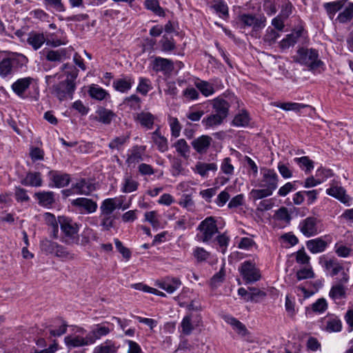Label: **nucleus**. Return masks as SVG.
Returning <instances> with one entry per match:
<instances>
[{
  "label": "nucleus",
  "instance_id": "f257e3e1",
  "mask_svg": "<svg viewBox=\"0 0 353 353\" xmlns=\"http://www.w3.org/2000/svg\"><path fill=\"white\" fill-rule=\"evenodd\" d=\"M62 70L66 79L57 84L52 85V94L59 101L72 99L76 90V79L78 76V70L72 65L65 63L62 66Z\"/></svg>",
  "mask_w": 353,
  "mask_h": 353
},
{
  "label": "nucleus",
  "instance_id": "f03ea898",
  "mask_svg": "<svg viewBox=\"0 0 353 353\" xmlns=\"http://www.w3.org/2000/svg\"><path fill=\"white\" fill-rule=\"evenodd\" d=\"M261 178L259 180L260 189H253L250 192L254 200L270 196L278 187L279 176L273 169L263 168Z\"/></svg>",
  "mask_w": 353,
  "mask_h": 353
},
{
  "label": "nucleus",
  "instance_id": "7ed1b4c3",
  "mask_svg": "<svg viewBox=\"0 0 353 353\" xmlns=\"http://www.w3.org/2000/svg\"><path fill=\"white\" fill-rule=\"evenodd\" d=\"M199 232L196 238L199 242L210 244L214 242V237L219 234L216 221L213 216H208L203 220L196 229Z\"/></svg>",
  "mask_w": 353,
  "mask_h": 353
},
{
  "label": "nucleus",
  "instance_id": "20e7f679",
  "mask_svg": "<svg viewBox=\"0 0 353 353\" xmlns=\"http://www.w3.org/2000/svg\"><path fill=\"white\" fill-rule=\"evenodd\" d=\"M296 61L302 65H307L310 70H316L324 65L323 62L319 59L318 50L314 48L299 49Z\"/></svg>",
  "mask_w": 353,
  "mask_h": 353
},
{
  "label": "nucleus",
  "instance_id": "39448f33",
  "mask_svg": "<svg viewBox=\"0 0 353 353\" xmlns=\"http://www.w3.org/2000/svg\"><path fill=\"white\" fill-rule=\"evenodd\" d=\"M59 223L61 230L65 238V241L68 243H77L79 240L78 233L80 225L67 216H59Z\"/></svg>",
  "mask_w": 353,
  "mask_h": 353
},
{
  "label": "nucleus",
  "instance_id": "423d86ee",
  "mask_svg": "<svg viewBox=\"0 0 353 353\" xmlns=\"http://www.w3.org/2000/svg\"><path fill=\"white\" fill-rule=\"evenodd\" d=\"M319 264L327 276L334 277L339 274V278H341V274L343 272L348 274V270H345L342 263L335 257H330L323 254L319 257Z\"/></svg>",
  "mask_w": 353,
  "mask_h": 353
},
{
  "label": "nucleus",
  "instance_id": "0eeeda50",
  "mask_svg": "<svg viewBox=\"0 0 353 353\" xmlns=\"http://www.w3.org/2000/svg\"><path fill=\"white\" fill-rule=\"evenodd\" d=\"M74 333L64 338V343L69 349L91 345L87 331L82 327L76 326Z\"/></svg>",
  "mask_w": 353,
  "mask_h": 353
},
{
  "label": "nucleus",
  "instance_id": "6e6552de",
  "mask_svg": "<svg viewBox=\"0 0 353 353\" xmlns=\"http://www.w3.org/2000/svg\"><path fill=\"white\" fill-rule=\"evenodd\" d=\"M299 229L307 238L316 236L323 230L321 220L315 216H308L303 219L299 223Z\"/></svg>",
  "mask_w": 353,
  "mask_h": 353
},
{
  "label": "nucleus",
  "instance_id": "1a4fd4ad",
  "mask_svg": "<svg viewBox=\"0 0 353 353\" xmlns=\"http://www.w3.org/2000/svg\"><path fill=\"white\" fill-rule=\"evenodd\" d=\"M350 279L349 274L343 272L341 278H336V283L333 284L329 292V297L335 303H339L340 301L346 299L347 288L345 285Z\"/></svg>",
  "mask_w": 353,
  "mask_h": 353
},
{
  "label": "nucleus",
  "instance_id": "9d476101",
  "mask_svg": "<svg viewBox=\"0 0 353 353\" xmlns=\"http://www.w3.org/2000/svg\"><path fill=\"white\" fill-rule=\"evenodd\" d=\"M40 248L42 252L46 255H54L61 259L71 258L70 254L63 246L48 239L41 241Z\"/></svg>",
  "mask_w": 353,
  "mask_h": 353
},
{
  "label": "nucleus",
  "instance_id": "9b49d317",
  "mask_svg": "<svg viewBox=\"0 0 353 353\" xmlns=\"http://www.w3.org/2000/svg\"><path fill=\"white\" fill-rule=\"evenodd\" d=\"M34 81V79L30 77L20 78L14 81L11 88L13 92L21 99L30 98V88Z\"/></svg>",
  "mask_w": 353,
  "mask_h": 353
},
{
  "label": "nucleus",
  "instance_id": "f8f14e48",
  "mask_svg": "<svg viewBox=\"0 0 353 353\" xmlns=\"http://www.w3.org/2000/svg\"><path fill=\"white\" fill-rule=\"evenodd\" d=\"M196 88L205 97L212 96L218 90L223 88L221 80L219 79H212L210 81L204 80H199L194 83Z\"/></svg>",
  "mask_w": 353,
  "mask_h": 353
},
{
  "label": "nucleus",
  "instance_id": "ddd939ff",
  "mask_svg": "<svg viewBox=\"0 0 353 353\" xmlns=\"http://www.w3.org/2000/svg\"><path fill=\"white\" fill-rule=\"evenodd\" d=\"M241 274L245 283H254L261 279L260 270L250 261H244L239 268Z\"/></svg>",
  "mask_w": 353,
  "mask_h": 353
},
{
  "label": "nucleus",
  "instance_id": "4468645a",
  "mask_svg": "<svg viewBox=\"0 0 353 353\" xmlns=\"http://www.w3.org/2000/svg\"><path fill=\"white\" fill-rule=\"evenodd\" d=\"M112 330V324L108 322H104L92 325L90 331L87 332L90 343L91 345L94 344L97 340L108 335Z\"/></svg>",
  "mask_w": 353,
  "mask_h": 353
},
{
  "label": "nucleus",
  "instance_id": "2eb2a0df",
  "mask_svg": "<svg viewBox=\"0 0 353 353\" xmlns=\"http://www.w3.org/2000/svg\"><path fill=\"white\" fill-rule=\"evenodd\" d=\"M220 170L219 174H223L225 176H218L215 181L217 183L224 185L230 180L234 174V167L230 157H225L222 160Z\"/></svg>",
  "mask_w": 353,
  "mask_h": 353
},
{
  "label": "nucleus",
  "instance_id": "dca6fc26",
  "mask_svg": "<svg viewBox=\"0 0 353 353\" xmlns=\"http://www.w3.org/2000/svg\"><path fill=\"white\" fill-rule=\"evenodd\" d=\"M151 68L155 72H161L164 75L170 74L174 70V63L172 60L155 57L150 63Z\"/></svg>",
  "mask_w": 353,
  "mask_h": 353
},
{
  "label": "nucleus",
  "instance_id": "f3484780",
  "mask_svg": "<svg viewBox=\"0 0 353 353\" xmlns=\"http://www.w3.org/2000/svg\"><path fill=\"white\" fill-rule=\"evenodd\" d=\"M239 21L244 27L252 28L256 31L265 26L266 19L263 16L256 17L251 14H243L239 16Z\"/></svg>",
  "mask_w": 353,
  "mask_h": 353
},
{
  "label": "nucleus",
  "instance_id": "a211bd4d",
  "mask_svg": "<svg viewBox=\"0 0 353 353\" xmlns=\"http://www.w3.org/2000/svg\"><path fill=\"white\" fill-rule=\"evenodd\" d=\"M330 185V187L326 190V194L347 205H350L351 198L346 194L345 190L334 181H332Z\"/></svg>",
  "mask_w": 353,
  "mask_h": 353
},
{
  "label": "nucleus",
  "instance_id": "6ab92c4d",
  "mask_svg": "<svg viewBox=\"0 0 353 353\" xmlns=\"http://www.w3.org/2000/svg\"><path fill=\"white\" fill-rule=\"evenodd\" d=\"M72 206L75 207L81 214L94 213L97 210V203L93 200L84 197H79L71 201Z\"/></svg>",
  "mask_w": 353,
  "mask_h": 353
},
{
  "label": "nucleus",
  "instance_id": "aec40b11",
  "mask_svg": "<svg viewBox=\"0 0 353 353\" xmlns=\"http://www.w3.org/2000/svg\"><path fill=\"white\" fill-rule=\"evenodd\" d=\"M48 176L50 181L52 183V185L50 184V186L57 188L67 186L71 181L70 175L69 174L58 170L49 171Z\"/></svg>",
  "mask_w": 353,
  "mask_h": 353
},
{
  "label": "nucleus",
  "instance_id": "412c9836",
  "mask_svg": "<svg viewBox=\"0 0 353 353\" xmlns=\"http://www.w3.org/2000/svg\"><path fill=\"white\" fill-rule=\"evenodd\" d=\"M213 139L209 135H201L191 142L192 148L199 154H206L212 143Z\"/></svg>",
  "mask_w": 353,
  "mask_h": 353
},
{
  "label": "nucleus",
  "instance_id": "4be33fe9",
  "mask_svg": "<svg viewBox=\"0 0 353 353\" xmlns=\"http://www.w3.org/2000/svg\"><path fill=\"white\" fill-rule=\"evenodd\" d=\"M230 105L225 99L216 97L212 100L213 113L225 120L229 114Z\"/></svg>",
  "mask_w": 353,
  "mask_h": 353
},
{
  "label": "nucleus",
  "instance_id": "5701e85b",
  "mask_svg": "<svg viewBox=\"0 0 353 353\" xmlns=\"http://www.w3.org/2000/svg\"><path fill=\"white\" fill-rule=\"evenodd\" d=\"M145 152V146L134 145L129 151L126 159L128 165L137 164L143 161V155Z\"/></svg>",
  "mask_w": 353,
  "mask_h": 353
},
{
  "label": "nucleus",
  "instance_id": "b1692460",
  "mask_svg": "<svg viewBox=\"0 0 353 353\" xmlns=\"http://www.w3.org/2000/svg\"><path fill=\"white\" fill-rule=\"evenodd\" d=\"M134 83V79L131 75H124L115 79L112 83L114 89L121 93L128 92Z\"/></svg>",
  "mask_w": 353,
  "mask_h": 353
},
{
  "label": "nucleus",
  "instance_id": "393cba45",
  "mask_svg": "<svg viewBox=\"0 0 353 353\" xmlns=\"http://www.w3.org/2000/svg\"><path fill=\"white\" fill-rule=\"evenodd\" d=\"M34 197L38 204L46 208H50L55 202V194L52 191H40L35 192Z\"/></svg>",
  "mask_w": 353,
  "mask_h": 353
},
{
  "label": "nucleus",
  "instance_id": "a878e982",
  "mask_svg": "<svg viewBox=\"0 0 353 353\" xmlns=\"http://www.w3.org/2000/svg\"><path fill=\"white\" fill-rule=\"evenodd\" d=\"M181 285V280L176 277L167 276L163 280L157 282V285L159 288L166 291L169 294L173 293Z\"/></svg>",
  "mask_w": 353,
  "mask_h": 353
},
{
  "label": "nucleus",
  "instance_id": "bb28decb",
  "mask_svg": "<svg viewBox=\"0 0 353 353\" xmlns=\"http://www.w3.org/2000/svg\"><path fill=\"white\" fill-rule=\"evenodd\" d=\"M325 329L328 332H338L342 330V322L335 314L327 315L323 321Z\"/></svg>",
  "mask_w": 353,
  "mask_h": 353
},
{
  "label": "nucleus",
  "instance_id": "cd10ccee",
  "mask_svg": "<svg viewBox=\"0 0 353 353\" xmlns=\"http://www.w3.org/2000/svg\"><path fill=\"white\" fill-rule=\"evenodd\" d=\"M72 189L75 190V194L88 196L95 190V185L85 179H81L72 184Z\"/></svg>",
  "mask_w": 353,
  "mask_h": 353
},
{
  "label": "nucleus",
  "instance_id": "c85d7f7f",
  "mask_svg": "<svg viewBox=\"0 0 353 353\" xmlns=\"http://www.w3.org/2000/svg\"><path fill=\"white\" fill-rule=\"evenodd\" d=\"M218 170V166L216 163H205L201 161L196 162L193 171L194 173L198 174L203 178L208 176L209 172H216Z\"/></svg>",
  "mask_w": 353,
  "mask_h": 353
},
{
  "label": "nucleus",
  "instance_id": "c756f323",
  "mask_svg": "<svg viewBox=\"0 0 353 353\" xmlns=\"http://www.w3.org/2000/svg\"><path fill=\"white\" fill-rule=\"evenodd\" d=\"M134 120L139 122L141 127L151 130L154 123L155 117L150 112L142 111L136 114Z\"/></svg>",
  "mask_w": 353,
  "mask_h": 353
},
{
  "label": "nucleus",
  "instance_id": "7c9ffc66",
  "mask_svg": "<svg viewBox=\"0 0 353 353\" xmlns=\"http://www.w3.org/2000/svg\"><path fill=\"white\" fill-rule=\"evenodd\" d=\"M21 183L25 186L41 187L43 185L41 174L39 172H29L21 179Z\"/></svg>",
  "mask_w": 353,
  "mask_h": 353
},
{
  "label": "nucleus",
  "instance_id": "2f4dec72",
  "mask_svg": "<svg viewBox=\"0 0 353 353\" xmlns=\"http://www.w3.org/2000/svg\"><path fill=\"white\" fill-rule=\"evenodd\" d=\"M306 247L312 254H317L324 252L327 247V243L321 238H316L309 240L306 242Z\"/></svg>",
  "mask_w": 353,
  "mask_h": 353
},
{
  "label": "nucleus",
  "instance_id": "473e14b6",
  "mask_svg": "<svg viewBox=\"0 0 353 353\" xmlns=\"http://www.w3.org/2000/svg\"><path fill=\"white\" fill-rule=\"evenodd\" d=\"M45 41L46 38L43 33L32 31L28 35L27 43L32 46L34 50L39 49Z\"/></svg>",
  "mask_w": 353,
  "mask_h": 353
},
{
  "label": "nucleus",
  "instance_id": "72a5a7b5",
  "mask_svg": "<svg viewBox=\"0 0 353 353\" xmlns=\"http://www.w3.org/2000/svg\"><path fill=\"white\" fill-rule=\"evenodd\" d=\"M152 139L161 152H165L168 150V140L161 134L159 128L152 133Z\"/></svg>",
  "mask_w": 353,
  "mask_h": 353
},
{
  "label": "nucleus",
  "instance_id": "f704fd0d",
  "mask_svg": "<svg viewBox=\"0 0 353 353\" xmlns=\"http://www.w3.org/2000/svg\"><path fill=\"white\" fill-rule=\"evenodd\" d=\"M224 121V119L212 112L205 117L202 119L201 123L205 130H210L221 125Z\"/></svg>",
  "mask_w": 353,
  "mask_h": 353
},
{
  "label": "nucleus",
  "instance_id": "c9c22d12",
  "mask_svg": "<svg viewBox=\"0 0 353 353\" xmlns=\"http://www.w3.org/2000/svg\"><path fill=\"white\" fill-rule=\"evenodd\" d=\"M97 120L105 125L111 123L112 119L116 117V114L110 110L106 109L103 107H99L97 111Z\"/></svg>",
  "mask_w": 353,
  "mask_h": 353
},
{
  "label": "nucleus",
  "instance_id": "e433bc0d",
  "mask_svg": "<svg viewBox=\"0 0 353 353\" xmlns=\"http://www.w3.org/2000/svg\"><path fill=\"white\" fill-rule=\"evenodd\" d=\"M15 61L10 58H5L0 61V76L7 77L13 73V68Z\"/></svg>",
  "mask_w": 353,
  "mask_h": 353
},
{
  "label": "nucleus",
  "instance_id": "4c0bfd02",
  "mask_svg": "<svg viewBox=\"0 0 353 353\" xmlns=\"http://www.w3.org/2000/svg\"><path fill=\"white\" fill-rule=\"evenodd\" d=\"M345 0H338L332 2L325 3L323 5L327 15L332 19L335 14L339 11L345 5Z\"/></svg>",
  "mask_w": 353,
  "mask_h": 353
},
{
  "label": "nucleus",
  "instance_id": "58836bf2",
  "mask_svg": "<svg viewBox=\"0 0 353 353\" xmlns=\"http://www.w3.org/2000/svg\"><path fill=\"white\" fill-rule=\"evenodd\" d=\"M118 347L114 341L106 340L105 342L94 347L93 353H116Z\"/></svg>",
  "mask_w": 353,
  "mask_h": 353
},
{
  "label": "nucleus",
  "instance_id": "ea45409f",
  "mask_svg": "<svg viewBox=\"0 0 353 353\" xmlns=\"http://www.w3.org/2000/svg\"><path fill=\"white\" fill-rule=\"evenodd\" d=\"M176 152L183 158L187 159L190 153V148L184 139H178L172 145Z\"/></svg>",
  "mask_w": 353,
  "mask_h": 353
},
{
  "label": "nucleus",
  "instance_id": "a19ab883",
  "mask_svg": "<svg viewBox=\"0 0 353 353\" xmlns=\"http://www.w3.org/2000/svg\"><path fill=\"white\" fill-rule=\"evenodd\" d=\"M88 94L91 98L98 101H102L107 97H110V94L105 90L94 84L90 87Z\"/></svg>",
  "mask_w": 353,
  "mask_h": 353
},
{
  "label": "nucleus",
  "instance_id": "79ce46f5",
  "mask_svg": "<svg viewBox=\"0 0 353 353\" xmlns=\"http://www.w3.org/2000/svg\"><path fill=\"white\" fill-rule=\"evenodd\" d=\"M139 183L131 176H125L121 185V190L123 193H130L138 189Z\"/></svg>",
  "mask_w": 353,
  "mask_h": 353
},
{
  "label": "nucleus",
  "instance_id": "37998d69",
  "mask_svg": "<svg viewBox=\"0 0 353 353\" xmlns=\"http://www.w3.org/2000/svg\"><path fill=\"white\" fill-rule=\"evenodd\" d=\"M161 50L165 53H170L176 49V42L172 37L163 35L159 41Z\"/></svg>",
  "mask_w": 353,
  "mask_h": 353
},
{
  "label": "nucleus",
  "instance_id": "c03bdc74",
  "mask_svg": "<svg viewBox=\"0 0 353 353\" xmlns=\"http://www.w3.org/2000/svg\"><path fill=\"white\" fill-rule=\"evenodd\" d=\"M210 7L220 17L226 19L229 17L228 6L224 1H216Z\"/></svg>",
  "mask_w": 353,
  "mask_h": 353
},
{
  "label": "nucleus",
  "instance_id": "a18cd8bd",
  "mask_svg": "<svg viewBox=\"0 0 353 353\" xmlns=\"http://www.w3.org/2000/svg\"><path fill=\"white\" fill-rule=\"evenodd\" d=\"M119 207L116 203V198H109L103 201L100 206V211L101 214L110 215Z\"/></svg>",
  "mask_w": 353,
  "mask_h": 353
},
{
  "label": "nucleus",
  "instance_id": "49530a36",
  "mask_svg": "<svg viewBox=\"0 0 353 353\" xmlns=\"http://www.w3.org/2000/svg\"><path fill=\"white\" fill-rule=\"evenodd\" d=\"M294 161L299 165L300 168L305 173L310 172L314 169V162L308 157L304 156L294 159Z\"/></svg>",
  "mask_w": 353,
  "mask_h": 353
},
{
  "label": "nucleus",
  "instance_id": "de8ad7c7",
  "mask_svg": "<svg viewBox=\"0 0 353 353\" xmlns=\"http://www.w3.org/2000/svg\"><path fill=\"white\" fill-rule=\"evenodd\" d=\"M55 326L58 327V328L52 327V326H50L49 328L50 337L61 336L66 332L68 324L65 321L58 319Z\"/></svg>",
  "mask_w": 353,
  "mask_h": 353
},
{
  "label": "nucleus",
  "instance_id": "09e8293b",
  "mask_svg": "<svg viewBox=\"0 0 353 353\" xmlns=\"http://www.w3.org/2000/svg\"><path fill=\"white\" fill-rule=\"evenodd\" d=\"M334 250L336 255L341 258H347L353 255V250L342 242H338L334 245Z\"/></svg>",
  "mask_w": 353,
  "mask_h": 353
},
{
  "label": "nucleus",
  "instance_id": "8fccbe9b",
  "mask_svg": "<svg viewBox=\"0 0 353 353\" xmlns=\"http://www.w3.org/2000/svg\"><path fill=\"white\" fill-rule=\"evenodd\" d=\"M250 116L247 111L242 110L235 115L232 124L236 127H245L249 124Z\"/></svg>",
  "mask_w": 353,
  "mask_h": 353
},
{
  "label": "nucleus",
  "instance_id": "3c124183",
  "mask_svg": "<svg viewBox=\"0 0 353 353\" xmlns=\"http://www.w3.org/2000/svg\"><path fill=\"white\" fill-rule=\"evenodd\" d=\"M353 19V3L345 8V9L340 12L336 18V20L341 23H345L351 21Z\"/></svg>",
  "mask_w": 353,
  "mask_h": 353
},
{
  "label": "nucleus",
  "instance_id": "603ef678",
  "mask_svg": "<svg viewBox=\"0 0 353 353\" xmlns=\"http://www.w3.org/2000/svg\"><path fill=\"white\" fill-rule=\"evenodd\" d=\"M215 241L217 242V244L219 246V250L223 254H224L226 252L227 248L229 245V242H230L229 236L226 234L225 232H223L221 234L219 232V234H217L214 237V242H215Z\"/></svg>",
  "mask_w": 353,
  "mask_h": 353
},
{
  "label": "nucleus",
  "instance_id": "864d4df0",
  "mask_svg": "<svg viewBox=\"0 0 353 353\" xmlns=\"http://www.w3.org/2000/svg\"><path fill=\"white\" fill-rule=\"evenodd\" d=\"M277 108H279L285 111H295L299 112L301 109L307 107V105L294 103V102H286V103H279L276 105Z\"/></svg>",
  "mask_w": 353,
  "mask_h": 353
},
{
  "label": "nucleus",
  "instance_id": "5fc2aeb1",
  "mask_svg": "<svg viewBox=\"0 0 353 353\" xmlns=\"http://www.w3.org/2000/svg\"><path fill=\"white\" fill-rule=\"evenodd\" d=\"M152 88V83L149 79L145 77H139V84L137 88V91L138 92L145 96Z\"/></svg>",
  "mask_w": 353,
  "mask_h": 353
},
{
  "label": "nucleus",
  "instance_id": "6e6d98bb",
  "mask_svg": "<svg viewBox=\"0 0 353 353\" xmlns=\"http://www.w3.org/2000/svg\"><path fill=\"white\" fill-rule=\"evenodd\" d=\"M181 332L186 336L190 335L194 329L192 323V316L187 315L184 316L181 322Z\"/></svg>",
  "mask_w": 353,
  "mask_h": 353
},
{
  "label": "nucleus",
  "instance_id": "4d7b16f0",
  "mask_svg": "<svg viewBox=\"0 0 353 353\" xmlns=\"http://www.w3.org/2000/svg\"><path fill=\"white\" fill-rule=\"evenodd\" d=\"M192 255L198 263H201L205 261L210 254L202 247H195L192 250Z\"/></svg>",
  "mask_w": 353,
  "mask_h": 353
},
{
  "label": "nucleus",
  "instance_id": "13d9d810",
  "mask_svg": "<svg viewBox=\"0 0 353 353\" xmlns=\"http://www.w3.org/2000/svg\"><path fill=\"white\" fill-rule=\"evenodd\" d=\"M66 55L65 49L50 50L46 54V59L50 61H61Z\"/></svg>",
  "mask_w": 353,
  "mask_h": 353
},
{
  "label": "nucleus",
  "instance_id": "bf43d9fd",
  "mask_svg": "<svg viewBox=\"0 0 353 353\" xmlns=\"http://www.w3.org/2000/svg\"><path fill=\"white\" fill-rule=\"evenodd\" d=\"M145 6L148 10L152 11L157 15H164V11L159 6V3L157 0H146L145 1Z\"/></svg>",
  "mask_w": 353,
  "mask_h": 353
},
{
  "label": "nucleus",
  "instance_id": "052dcab7",
  "mask_svg": "<svg viewBox=\"0 0 353 353\" xmlns=\"http://www.w3.org/2000/svg\"><path fill=\"white\" fill-rule=\"evenodd\" d=\"M225 321L231 325L239 334H245L247 331L245 326L236 318L227 316L225 318Z\"/></svg>",
  "mask_w": 353,
  "mask_h": 353
},
{
  "label": "nucleus",
  "instance_id": "680f3d73",
  "mask_svg": "<svg viewBox=\"0 0 353 353\" xmlns=\"http://www.w3.org/2000/svg\"><path fill=\"white\" fill-rule=\"evenodd\" d=\"M172 174L174 176H177L183 174L184 172V168L182 165V161L179 158H174L171 162Z\"/></svg>",
  "mask_w": 353,
  "mask_h": 353
},
{
  "label": "nucleus",
  "instance_id": "e2e57ef3",
  "mask_svg": "<svg viewBox=\"0 0 353 353\" xmlns=\"http://www.w3.org/2000/svg\"><path fill=\"white\" fill-rule=\"evenodd\" d=\"M43 3L46 8H53L59 12L65 11V6L61 0H43Z\"/></svg>",
  "mask_w": 353,
  "mask_h": 353
},
{
  "label": "nucleus",
  "instance_id": "0e129e2a",
  "mask_svg": "<svg viewBox=\"0 0 353 353\" xmlns=\"http://www.w3.org/2000/svg\"><path fill=\"white\" fill-rule=\"evenodd\" d=\"M205 112L203 110L191 108L186 113V117L191 121H199L204 115Z\"/></svg>",
  "mask_w": 353,
  "mask_h": 353
},
{
  "label": "nucleus",
  "instance_id": "69168bd1",
  "mask_svg": "<svg viewBox=\"0 0 353 353\" xmlns=\"http://www.w3.org/2000/svg\"><path fill=\"white\" fill-rule=\"evenodd\" d=\"M124 104L130 107L132 110H137L140 108L141 99L136 94H132L125 99Z\"/></svg>",
  "mask_w": 353,
  "mask_h": 353
},
{
  "label": "nucleus",
  "instance_id": "338daca9",
  "mask_svg": "<svg viewBox=\"0 0 353 353\" xmlns=\"http://www.w3.org/2000/svg\"><path fill=\"white\" fill-rule=\"evenodd\" d=\"M179 205L188 211H193L194 208V203L190 194H183L179 201Z\"/></svg>",
  "mask_w": 353,
  "mask_h": 353
},
{
  "label": "nucleus",
  "instance_id": "774afa93",
  "mask_svg": "<svg viewBox=\"0 0 353 353\" xmlns=\"http://www.w3.org/2000/svg\"><path fill=\"white\" fill-rule=\"evenodd\" d=\"M302 30H297L295 34H290L286 36L285 39H283V44L285 46H294L298 41L299 38L301 36Z\"/></svg>",
  "mask_w": 353,
  "mask_h": 353
}]
</instances>
